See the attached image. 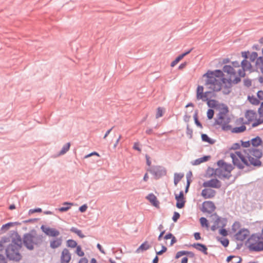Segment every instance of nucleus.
Returning a JSON list of instances; mask_svg holds the SVG:
<instances>
[{
  "mask_svg": "<svg viewBox=\"0 0 263 263\" xmlns=\"http://www.w3.org/2000/svg\"><path fill=\"white\" fill-rule=\"evenodd\" d=\"M166 251H167V248L165 246L162 245L161 250H160L159 251L156 252V255L157 256L161 255L162 254H163L164 253H165Z\"/></svg>",
  "mask_w": 263,
  "mask_h": 263,
  "instance_id": "54",
  "label": "nucleus"
},
{
  "mask_svg": "<svg viewBox=\"0 0 263 263\" xmlns=\"http://www.w3.org/2000/svg\"><path fill=\"white\" fill-rule=\"evenodd\" d=\"M63 204L66 205V206H62L58 209V210L61 212H65L68 211L70 209V206L73 204V203L64 202Z\"/></svg>",
  "mask_w": 263,
  "mask_h": 263,
  "instance_id": "30",
  "label": "nucleus"
},
{
  "mask_svg": "<svg viewBox=\"0 0 263 263\" xmlns=\"http://www.w3.org/2000/svg\"><path fill=\"white\" fill-rule=\"evenodd\" d=\"M198 110H196L195 111V112L194 114L193 118L195 122V124L199 127L202 128V125L201 122L199 121L198 118Z\"/></svg>",
  "mask_w": 263,
  "mask_h": 263,
  "instance_id": "37",
  "label": "nucleus"
},
{
  "mask_svg": "<svg viewBox=\"0 0 263 263\" xmlns=\"http://www.w3.org/2000/svg\"><path fill=\"white\" fill-rule=\"evenodd\" d=\"M262 140L259 136H256L251 140V143L253 147H256L261 145Z\"/></svg>",
  "mask_w": 263,
  "mask_h": 263,
  "instance_id": "23",
  "label": "nucleus"
},
{
  "mask_svg": "<svg viewBox=\"0 0 263 263\" xmlns=\"http://www.w3.org/2000/svg\"><path fill=\"white\" fill-rule=\"evenodd\" d=\"M216 195V191L211 189H204L202 190L201 196L204 199L213 198Z\"/></svg>",
  "mask_w": 263,
  "mask_h": 263,
  "instance_id": "14",
  "label": "nucleus"
},
{
  "mask_svg": "<svg viewBox=\"0 0 263 263\" xmlns=\"http://www.w3.org/2000/svg\"><path fill=\"white\" fill-rule=\"evenodd\" d=\"M34 235L30 233H26L23 236V243L26 248L29 250L34 249L33 246Z\"/></svg>",
  "mask_w": 263,
  "mask_h": 263,
  "instance_id": "5",
  "label": "nucleus"
},
{
  "mask_svg": "<svg viewBox=\"0 0 263 263\" xmlns=\"http://www.w3.org/2000/svg\"><path fill=\"white\" fill-rule=\"evenodd\" d=\"M70 146V143L68 142L66 143L62 148L61 151L59 152V155H62L65 154L69 149Z\"/></svg>",
  "mask_w": 263,
  "mask_h": 263,
  "instance_id": "40",
  "label": "nucleus"
},
{
  "mask_svg": "<svg viewBox=\"0 0 263 263\" xmlns=\"http://www.w3.org/2000/svg\"><path fill=\"white\" fill-rule=\"evenodd\" d=\"M243 84L247 87H250L252 85L251 80L249 79H246L243 80Z\"/></svg>",
  "mask_w": 263,
  "mask_h": 263,
  "instance_id": "60",
  "label": "nucleus"
},
{
  "mask_svg": "<svg viewBox=\"0 0 263 263\" xmlns=\"http://www.w3.org/2000/svg\"><path fill=\"white\" fill-rule=\"evenodd\" d=\"M146 198L149 200V201L155 207L159 206V201L157 199V197L153 193L149 194L146 197Z\"/></svg>",
  "mask_w": 263,
  "mask_h": 263,
  "instance_id": "18",
  "label": "nucleus"
},
{
  "mask_svg": "<svg viewBox=\"0 0 263 263\" xmlns=\"http://www.w3.org/2000/svg\"><path fill=\"white\" fill-rule=\"evenodd\" d=\"M186 135L189 136V138L192 139L193 137V129L190 128L189 124L186 126Z\"/></svg>",
  "mask_w": 263,
  "mask_h": 263,
  "instance_id": "53",
  "label": "nucleus"
},
{
  "mask_svg": "<svg viewBox=\"0 0 263 263\" xmlns=\"http://www.w3.org/2000/svg\"><path fill=\"white\" fill-rule=\"evenodd\" d=\"M249 234V230L247 229L243 228L236 233L235 238L237 240L242 241L247 238Z\"/></svg>",
  "mask_w": 263,
  "mask_h": 263,
  "instance_id": "9",
  "label": "nucleus"
},
{
  "mask_svg": "<svg viewBox=\"0 0 263 263\" xmlns=\"http://www.w3.org/2000/svg\"><path fill=\"white\" fill-rule=\"evenodd\" d=\"M62 237L51 240L50 242V248L54 249L60 247L62 243Z\"/></svg>",
  "mask_w": 263,
  "mask_h": 263,
  "instance_id": "17",
  "label": "nucleus"
},
{
  "mask_svg": "<svg viewBox=\"0 0 263 263\" xmlns=\"http://www.w3.org/2000/svg\"><path fill=\"white\" fill-rule=\"evenodd\" d=\"M203 77H206V80L205 82V85H211L209 88L213 90L214 91L218 92L221 89V83L219 80L217 79L215 77L213 76L210 70L204 74Z\"/></svg>",
  "mask_w": 263,
  "mask_h": 263,
  "instance_id": "2",
  "label": "nucleus"
},
{
  "mask_svg": "<svg viewBox=\"0 0 263 263\" xmlns=\"http://www.w3.org/2000/svg\"><path fill=\"white\" fill-rule=\"evenodd\" d=\"M246 130V127L245 125H242L239 127H235L232 129L231 132L233 133H240Z\"/></svg>",
  "mask_w": 263,
  "mask_h": 263,
  "instance_id": "33",
  "label": "nucleus"
},
{
  "mask_svg": "<svg viewBox=\"0 0 263 263\" xmlns=\"http://www.w3.org/2000/svg\"><path fill=\"white\" fill-rule=\"evenodd\" d=\"M150 248V246L148 245L147 241H145L142 243L139 247L136 250V252L139 253L141 252H143L148 250Z\"/></svg>",
  "mask_w": 263,
  "mask_h": 263,
  "instance_id": "26",
  "label": "nucleus"
},
{
  "mask_svg": "<svg viewBox=\"0 0 263 263\" xmlns=\"http://www.w3.org/2000/svg\"><path fill=\"white\" fill-rule=\"evenodd\" d=\"M204 187H210L216 189H219L221 186V182L217 179H212L209 181H205L203 183Z\"/></svg>",
  "mask_w": 263,
  "mask_h": 263,
  "instance_id": "11",
  "label": "nucleus"
},
{
  "mask_svg": "<svg viewBox=\"0 0 263 263\" xmlns=\"http://www.w3.org/2000/svg\"><path fill=\"white\" fill-rule=\"evenodd\" d=\"M241 68L246 70H250L251 72L253 71L252 70V66L250 62H248L247 60H243L240 64Z\"/></svg>",
  "mask_w": 263,
  "mask_h": 263,
  "instance_id": "22",
  "label": "nucleus"
},
{
  "mask_svg": "<svg viewBox=\"0 0 263 263\" xmlns=\"http://www.w3.org/2000/svg\"><path fill=\"white\" fill-rule=\"evenodd\" d=\"M231 157L232 159V162L233 165L236 166L239 169L242 170L244 168V165L240 163L239 160L238 159L237 156L240 159L244 156L241 152L237 151L235 152V154L231 153Z\"/></svg>",
  "mask_w": 263,
  "mask_h": 263,
  "instance_id": "6",
  "label": "nucleus"
},
{
  "mask_svg": "<svg viewBox=\"0 0 263 263\" xmlns=\"http://www.w3.org/2000/svg\"><path fill=\"white\" fill-rule=\"evenodd\" d=\"M240 142L241 144V146L243 147L247 148L249 147L251 145V140L247 141H243L242 140H240Z\"/></svg>",
  "mask_w": 263,
  "mask_h": 263,
  "instance_id": "55",
  "label": "nucleus"
},
{
  "mask_svg": "<svg viewBox=\"0 0 263 263\" xmlns=\"http://www.w3.org/2000/svg\"><path fill=\"white\" fill-rule=\"evenodd\" d=\"M247 70L243 69L242 68L241 69H239L238 70V74L239 77L240 78H243L246 76V72Z\"/></svg>",
  "mask_w": 263,
  "mask_h": 263,
  "instance_id": "58",
  "label": "nucleus"
},
{
  "mask_svg": "<svg viewBox=\"0 0 263 263\" xmlns=\"http://www.w3.org/2000/svg\"><path fill=\"white\" fill-rule=\"evenodd\" d=\"M15 225H16V222H8L2 226L1 230L5 232L7 230H8L10 227L14 226Z\"/></svg>",
  "mask_w": 263,
  "mask_h": 263,
  "instance_id": "35",
  "label": "nucleus"
},
{
  "mask_svg": "<svg viewBox=\"0 0 263 263\" xmlns=\"http://www.w3.org/2000/svg\"><path fill=\"white\" fill-rule=\"evenodd\" d=\"M71 258V255L69 250L65 248L63 250L61 256V263H69Z\"/></svg>",
  "mask_w": 263,
  "mask_h": 263,
  "instance_id": "13",
  "label": "nucleus"
},
{
  "mask_svg": "<svg viewBox=\"0 0 263 263\" xmlns=\"http://www.w3.org/2000/svg\"><path fill=\"white\" fill-rule=\"evenodd\" d=\"M191 246L201 251L204 254L208 255V248L205 245L197 242L191 245Z\"/></svg>",
  "mask_w": 263,
  "mask_h": 263,
  "instance_id": "16",
  "label": "nucleus"
},
{
  "mask_svg": "<svg viewBox=\"0 0 263 263\" xmlns=\"http://www.w3.org/2000/svg\"><path fill=\"white\" fill-rule=\"evenodd\" d=\"M217 241H219L224 247H227L229 245V240L228 238L216 237Z\"/></svg>",
  "mask_w": 263,
  "mask_h": 263,
  "instance_id": "36",
  "label": "nucleus"
},
{
  "mask_svg": "<svg viewBox=\"0 0 263 263\" xmlns=\"http://www.w3.org/2000/svg\"><path fill=\"white\" fill-rule=\"evenodd\" d=\"M211 170L212 173L211 174V176H212L213 174L216 175L218 176V177L220 179H222V175H223V171L220 168H216L214 170V168L209 167L208 168V171Z\"/></svg>",
  "mask_w": 263,
  "mask_h": 263,
  "instance_id": "25",
  "label": "nucleus"
},
{
  "mask_svg": "<svg viewBox=\"0 0 263 263\" xmlns=\"http://www.w3.org/2000/svg\"><path fill=\"white\" fill-rule=\"evenodd\" d=\"M223 168L226 172H227L230 174L234 167L231 164H227L226 163Z\"/></svg>",
  "mask_w": 263,
  "mask_h": 263,
  "instance_id": "49",
  "label": "nucleus"
},
{
  "mask_svg": "<svg viewBox=\"0 0 263 263\" xmlns=\"http://www.w3.org/2000/svg\"><path fill=\"white\" fill-rule=\"evenodd\" d=\"M219 233L220 235H221L222 236H227L228 235V231L223 228H221L219 230Z\"/></svg>",
  "mask_w": 263,
  "mask_h": 263,
  "instance_id": "59",
  "label": "nucleus"
},
{
  "mask_svg": "<svg viewBox=\"0 0 263 263\" xmlns=\"http://www.w3.org/2000/svg\"><path fill=\"white\" fill-rule=\"evenodd\" d=\"M175 199L177 201L176 206L177 208L182 209L184 208L186 201L182 191L180 192L179 195L175 194Z\"/></svg>",
  "mask_w": 263,
  "mask_h": 263,
  "instance_id": "10",
  "label": "nucleus"
},
{
  "mask_svg": "<svg viewBox=\"0 0 263 263\" xmlns=\"http://www.w3.org/2000/svg\"><path fill=\"white\" fill-rule=\"evenodd\" d=\"M216 97V94L214 92V91L212 90V91H206L205 92H204L203 95L202 96V99L201 100L205 102L206 100L209 99V97L210 98H214Z\"/></svg>",
  "mask_w": 263,
  "mask_h": 263,
  "instance_id": "24",
  "label": "nucleus"
},
{
  "mask_svg": "<svg viewBox=\"0 0 263 263\" xmlns=\"http://www.w3.org/2000/svg\"><path fill=\"white\" fill-rule=\"evenodd\" d=\"M43 242V236L41 235L34 236L33 245H39Z\"/></svg>",
  "mask_w": 263,
  "mask_h": 263,
  "instance_id": "39",
  "label": "nucleus"
},
{
  "mask_svg": "<svg viewBox=\"0 0 263 263\" xmlns=\"http://www.w3.org/2000/svg\"><path fill=\"white\" fill-rule=\"evenodd\" d=\"M201 227H209V222L206 218L202 217L199 219Z\"/></svg>",
  "mask_w": 263,
  "mask_h": 263,
  "instance_id": "46",
  "label": "nucleus"
},
{
  "mask_svg": "<svg viewBox=\"0 0 263 263\" xmlns=\"http://www.w3.org/2000/svg\"><path fill=\"white\" fill-rule=\"evenodd\" d=\"M223 73L225 72L231 76H235L236 71L234 68L231 65H225L222 68Z\"/></svg>",
  "mask_w": 263,
  "mask_h": 263,
  "instance_id": "19",
  "label": "nucleus"
},
{
  "mask_svg": "<svg viewBox=\"0 0 263 263\" xmlns=\"http://www.w3.org/2000/svg\"><path fill=\"white\" fill-rule=\"evenodd\" d=\"M181 60H182L181 57L178 55L175 60H174L171 64V67L175 66Z\"/></svg>",
  "mask_w": 263,
  "mask_h": 263,
  "instance_id": "61",
  "label": "nucleus"
},
{
  "mask_svg": "<svg viewBox=\"0 0 263 263\" xmlns=\"http://www.w3.org/2000/svg\"><path fill=\"white\" fill-rule=\"evenodd\" d=\"M224 114H221L219 112L218 114V119L215 120L214 125H221L222 123V120L224 119Z\"/></svg>",
  "mask_w": 263,
  "mask_h": 263,
  "instance_id": "45",
  "label": "nucleus"
},
{
  "mask_svg": "<svg viewBox=\"0 0 263 263\" xmlns=\"http://www.w3.org/2000/svg\"><path fill=\"white\" fill-rule=\"evenodd\" d=\"M229 122H230V119L228 118L227 121H224L223 123H222L221 129L223 131H228L232 129L231 125L228 124Z\"/></svg>",
  "mask_w": 263,
  "mask_h": 263,
  "instance_id": "34",
  "label": "nucleus"
},
{
  "mask_svg": "<svg viewBox=\"0 0 263 263\" xmlns=\"http://www.w3.org/2000/svg\"><path fill=\"white\" fill-rule=\"evenodd\" d=\"M245 156H243L240 159L243 163V165L247 166H250L251 165L259 167L261 165V162L259 160L255 159L253 157H250L248 153H244Z\"/></svg>",
  "mask_w": 263,
  "mask_h": 263,
  "instance_id": "3",
  "label": "nucleus"
},
{
  "mask_svg": "<svg viewBox=\"0 0 263 263\" xmlns=\"http://www.w3.org/2000/svg\"><path fill=\"white\" fill-rule=\"evenodd\" d=\"M163 116V110L161 107H159L157 108V111L156 115V118L157 119L162 117Z\"/></svg>",
  "mask_w": 263,
  "mask_h": 263,
  "instance_id": "57",
  "label": "nucleus"
},
{
  "mask_svg": "<svg viewBox=\"0 0 263 263\" xmlns=\"http://www.w3.org/2000/svg\"><path fill=\"white\" fill-rule=\"evenodd\" d=\"M258 58V53L256 52H252L249 56V59L251 62H253L256 61Z\"/></svg>",
  "mask_w": 263,
  "mask_h": 263,
  "instance_id": "47",
  "label": "nucleus"
},
{
  "mask_svg": "<svg viewBox=\"0 0 263 263\" xmlns=\"http://www.w3.org/2000/svg\"><path fill=\"white\" fill-rule=\"evenodd\" d=\"M203 87L202 86L199 85L197 87L196 90V98L197 100H201L203 95Z\"/></svg>",
  "mask_w": 263,
  "mask_h": 263,
  "instance_id": "29",
  "label": "nucleus"
},
{
  "mask_svg": "<svg viewBox=\"0 0 263 263\" xmlns=\"http://www.w3.org/2000/svg\"><path fill=\"white\" fill-rule=\"evenodd\" d=\"M211 72L212 73L213 76L215 77V78H221L224 76L222 70L220 69H216L214 71H211Z\"/></svg>",
  "mask_w": 263,
  "mask_h": 263,
  "instance_id": "43",
  "label": "nucleus"
},
{
  "mask_svg": "<svg viewBox=\"0 0 263 263\" xmlns=\"http://www.w3.org/2000/svg\"><path fill=\"white\" fill-rule=\"evenodd\" d=\"M240 227V224L238 221H235L232 227V230L233 232H235Z\"/></svg>",
  "mask_w": 263,
  "mask_h": 263,
  "instance_id": "50",
  "label": "nucleus"
},
{
  "mask_svg": "<svg viewBox=\"0 0 263 263\" xmlns=\"http://www.w3.org/2000/svg\"><path fill=\"white\" fill-rule=\"evenodd\" d=\"M256 115L255 111L252 110H248L245 114V117L247 119H249V121H252Z\"/></svg>",
  "mask_w": 263,
  "mask_h": 263,
  "instance_id": "27",
  "label": "nucleus"
},
{
  "mask_svg": "<svg viewBox=\"0 0 263 263\" xmlns=\"http://www.w3.org/2000/svg\"><path fill=\"white\" fill-rule=\"evenodd\" d=\"M232 81L233 80L231 78L228 79L227 84L224 85V87L226 88H231L232 84L233 83Z\"/></svg>",
  "mask_w": 263,
  "mask_h": 263,
  "instance_id": "62",
  "label": "nucleus"
},
{
  "mask_svg": "<svg viewBox=\"0 0 263 263\" xmlns=\"http://www.w3.org/2000/svg\"><path fill=\"white\" fill-rule=\"evenodd\" d=\"M241 56L244 58L243 60H247L249 58L250 52L249 51H245L241 52Z\"/></svg>",
  "mask_w": 263,
  "mask_h": 263,
  "instance_id": "63",
  "label": "nucleus"
},
{
  "mask_svg": "<svg viewBox=\"0 0 263 263\" xmlns=\"http://www.w3.org/2000/svg\"><path fill=\"white\" fill-rule=\"evenodd\" d=\"M75 253L80 257H82L84 255V252L82 250L81 247L80 246H77L76 247V250Z\"/></svg>",
  "mask_w": 263,
  "mask_h": 263,
  "instance_id": "48",
  "label": "nucleus"
},
{
  "mask_svg": "<svg viewBox=\"0 0 263 263\" xmlns=\"http://www.w3.org/2000/svg\"><path fill=\"white\" fill-rule=\"evenodd\" d=\"M12 241L6 249V255L9 260H16V230L10 231L8 236L3 237L0 240V251L4 249V243Z\"/></svg>",
  "mask_w": 263,
  "mask_h": 263,
  "instance_id": "1",
  "label": "nucleus"
},
{
  "mask_svg": "<svg viewBox=\"0 0 263 263\" xmlns=\"http://www.w3.org/2000/svg\"><path fill=\"white\" fill-rule=\"evenodd\" d=\"M70 231L73 233H74L77 234L79 237L81 238H83L85 237V236L82 233L81 230L78 229L75 227H71L70 229Z\"/></svg>",
  "mask_w": 263,
  "mask_h": 263,
  "instance_id": "38",
  "label": "nucleus"
},
{
  "mask_svg": "<svg viewBox=\"0 0 263 263\" xmlns=\"http://www.w3.org/2000/svg\"><path fill=\"white\" fill-rule=\"evenodd\" d=\"M208 107L210 108H220V105L218 101L214 99H208L206 101Z\"/></svg>",
  "mask_w": 263,
  "mask_h": 263,
  "instance_id": "21",
  "label": "nucleus"
},
{
  "mask_svg": "<svg viewBox=\"0 0 263 263\" xmlns=\"http://www.w3.org/2000/svg\"><path fill=\"white\" fill-rule=\"evenodd\" d=\"M262 123H263V119L259 118L252 123V127H255Z\"/></svg>",
  "mask_w": 263,
  "mask_h": 263,
  "instance_id": "51",
  "label": "nucleus"
},
{
  "mask_svg": "<svg viewBox=\"0 0 263 263\" xmlns=\"http://www.w3.org/2000/svg\"><path fill=\"white\" fill-rule=\"evenodd\" d=\"M220 108H218L220 110L219 112H220L221 114H227L229 112L228 107L223 103L220 104Z\"/></svg>",
  "mask_w": 263,
  "mask_h": 263,
  "instance_id": "41",
  "label": "nucleus"
},
{
  "mask_svg": "<svg viewBox=\"0 0 263 263\" xmlns=\"http://www.w3.org/2000/svg\"><path fill=\"white\" fill-rule=\"evenodd\" d=\"M255 65L257 68L260 69L261 72L262 73L261 68L263 67V55L258 57L257 60L255 62Z\"/></svg>",
  "mask_w": 263,
  "mask_h": 263,
  "instance_id": "31",
  "label": "nucleus"
},
{
  "mask_svg": "<svg viewBox=\"0 0 263 263\" xmlns=\"http://www.w3.org/2000/svg\"><path fill=\"white\" fill-rule=\"evenodd\" d=\"M201 140L203 142H207L210 144H213L215 142V140L210 138L206 134H201Z\"/></svg>",
  "mask_w": 263,
  "mask_h": 263,
  "instance_id": "28",
  "label": "nucleus"
},
{
  "mask_svg": "<svg viewBox=\"0 0 263 263\" xmlns=\"http://www.w3.org/2000/svg\"><path fill=\"white\" fill-rule=\"evenodd\" d=\"M210 158H211V156L209 155V156H204L201 158L196 159L195 160L192 161L191 163H192V164L193 165H197L200 164V163H201L202 162L208 161V160H209L210 159Z\"/></svg>",
  "mask_w": 263,
  "mask_h": 263,
  "instance_id": "20",
  "label": "nucleus"
},
{
  "mask_svg": "<svg viewBox=\"0 0 263 263\" xmlns=\"http://www.w3.org/2000/svg\"><path fill=\"white\" fill-rule=\"evenodd\" d=\"M226 163V162H225L223 160H220L217 162V165L221 168H224Z\"/></svg>",
  "mask_w": 263,
  "mask_h": 263,
  "instance_id": "64",
  "label": "nucleus"
},
{
  "mask_svg": "<svg viewBox=\"0 0 263 263\" xmlns=\"http://www.w3.org/2000/svg\"><path fill=\"white\" fill-rule=\"evenodd\" d=\"M66 246L69 248H74L77 247L78 244L76 241L73 239H68L66 241Z\"/></svg>",
  "mask_w": 263,
  "mask_h": 263,
  "instance_id": "42",
  "label": "nucleus"
},
{
  "mask_svg": "<svg viewBox=\"0 0 263 263\" xmlns=\"http://www.w3.org/2000/svg\"><path fill=\"white\" fill-rule=\"evenodd\" d=\"M148 171L154 176L156 180L166 174V170L160 165L153 166L148 170Z\"/></svg>",
  "mask_w": 263,
  "mask_h": 263,
  "instance_id": "4",
  "label": "nucleus"
},
{
  "mask_svg": "<svg viewBox=\"0 0 263 263\" xmlns=\"http://www.w3.org/2000/svg\"><path fill=\"white\" fill-rule=\"evenodd\" d=\"M213 215L216 217L215 223L218 224L219 227L223 228L226 227L228 222L227 218L219 217L216 213H214Z\"/></svg>",
  "mask_w": 263,
  "mask_h": 263,
  "instance_id": "15",
  "label": "nucleus"
},
{
  "mask_svg": "<svg viewBox=\"0 0 263 263\" xmlns=\"http://www.w3.org/2000/svg\"><path fill=\"white\" fill-rule=\"evenodd\" d=\"M206 114L208 119H212L214 117V111L212 109H209L207 111Z\"/></svg>",
  "mask_w": 263,
  "mask_h": 263,
  "instance_id": "52",
  "label": "nucleus"
},
{
  "mask_svg": "<svg viewBox=\"0 0 263 263\" xmlns=\"http://www.w3.org/2000/svg\"><path fill=\"white\" fill-rule=\"evenodd\" d=\"M244 153H248L250 157H254L255 159L259 160L262 156V152L261 149H257L256 148H251L247 149H243Z\"/></svg>",
  "mask_w": 263,
  "mask_h": 263,
  "instance_id": "8",
  "label": "nucleus"
},
{
  "mask_svg": "<svg viewBox=\"0 0 263 263\" xmlns=\"http://www.w3.org/2000/svg\"><path fill=\"white\" fill-rule=\"evenodd\" d=\"M41 228L42 231L48 236L52 237H57L59 236L60 234V232L53 228L47 227L44 225H42Z\"/></svg>",
  "mask_w": 263,
  "mask_h": 263,
  "instance_id": "12",
  "label": "nucleus"
},
{
  "mask_svg": "<svg viewBox=\"0 0 263 263\" xmlns=\"http://www.w3.org/2000/svg\"><path fill=\"white\" fill-rule=\"evenodd\" d=\"M248 100L249 102L253 105H258L260 103L259 99L255 97L254 96H248Z\"/></svg>",
  "mask_w": 263,
  "mask_h": 263,
  "instance_id": "44",
  "label": "nucleus"
},
{
  "mask_svg": "<svg viewBox=\"0 0 263 263\" xmlns=\"http://www.w3.org/2000/svg\"><path fill=\"white\" fill-rule=\"evenodd\" d=\"M216 209L214 203L212 201H205L202 203L201 211L204 213H212Z\"/></svg>",
  "mask_w": 263,
  "mask_h": 263,
  "instance_id": "7",
  "label": "nucleus"
},
{
  "mask_svg": "<svg viewBox=\"0 0 263 263\" xmlns=\"http://www.w3.org/2000/svg\"><path fill=\"white\" fill-rule=\"evenodd\" d=\"M180 217V214L177 212H174V215L172 217V220L174 222H176L179 219Z\"/></svg>",
  "mask_w": 263,
  "mask_h": 263,
  "instance_id": "56",
  "label": "nucleus"
},
{
  "mask_svg": "<svg viewBox=\"0 0 263 263\" xmlns=\"http://www.w3.org/2000/svg\"><path fill=\"white\" fill-rule=\"evenodd\" d=\"M184 174L183 173H175L174 174V183L175 185H176L178 182L181 180V179L183 177Z\"/></svg>",
  "mask_w": 263,
  "mask_h": 263,
  "instance_id": "32",
  "label": "nucleus"
}]
</instances>
